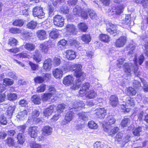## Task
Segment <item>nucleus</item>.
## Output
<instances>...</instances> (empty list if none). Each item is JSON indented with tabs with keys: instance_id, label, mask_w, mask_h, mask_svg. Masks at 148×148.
I'll list each match as a JSON object with an SVG mask.
<instances>
[{
	"instance_id": "nucleus-1",
	"label": "nucleus",
	"mask_w": 148,
	"mask_h": 148,
	"mask_svg": "<svg viewBox=\"0 0 148 148\" xmlns=\"http://www.w3.org/2000/svg\"><path fill=\"white\" fill-rule=\"evenodd\" d=\"M135 46L133 44H130L127 48H130L131 51L129 52L128 55L130 57L134 56L133 59L134 62V64L133 65L131 63H125L123 66V70L124 72L127 75H130L132 74V72L134 71V72L135 75L138 77L141 75V73L138 71V67L137 63H138L139 65H141L143 62L144 58V56L141 55L138 58V60L136 58V55L134 53V50L135 48Z\"/></svg>"
},
{
	"instance_id": "nucleus-35",
	"label": "nucleus",
	"mask_w": 148,
	"mask_h": 148,
	"mask_svg": "<svg viewBox=\"0 0 148 148\" xmlns=\"http://www.w3.org/2000/svg\"><path fill=\"white\" fill-rule=\"evenodd\" d=\"M126 104L125 105V108L126 106L130 105L132 107L134 106V102L133 99H131L130 97H128L126 98Z\"/></svg>"
},
{
	"instance_id": "nucleus-46",
	"label": "nucleus",
	"mask_w": 148,
	"mask_h": 148,
	"mask_svg": "<svg viewBox=\"0 0 148 148\" xmlns=\"http://www.w3.org/2000/svg\"><path fill=\"white\" fill-rule=\"evenodd\" d=\"M24 22L23 21L20 19H16L13 23V24L14 25L18 26L19 27L22 26L24 24Z\"/></svg>"
},
{
	"instance_id": "nucleus-37",
	"label": "nucleus",
	"mask_w": 148,
	"mask_h": 148,
	"mask_svg": "<svg viewBox=\"0 0 148 148\" xmlns=\"http://www.w3.org/2000/svg\"><path fill=\"white\" fill-rule=\"evenodd\" d=\"M58 36V32L57 30H53L49 34L50 37L53 39L57 38Z\"/></svg>"
},
{
	"instance_id": "nucleus-4",
	"label": "nucleus",
	"mask_w": 148,
	"mask_h": 148,
	"mask_svg": "<svg viewBox=\"0 0 148 148\" xmlns=\"http://www.w3.org/2000/svg\"><path fill=\"white\" fill-rule=\"evenodd\" d=\"M107 31L113 36H115L119 33V31L117 29L116 25L111 23H109L107 25Z\"/></svg>"
},
{
	"instance_id": "nucleus-14",
	"label": "nucleus",
	"mask_w": 148,
	"mask_h": 148,
	"mask_svg": "<svg viewBox=\"0 0 148 148\" xmlns=\"http://www.w3.org/2000/svg\"><path fill=\"white\" fill-rule=\"evenodd\" d=\"M73 78L71 76H67L64 78L63 83L65 85L69 86L73 84Z\"/></svg>"
},
{
	"instance_id": "nucleus-48",
	"label": "nucleus",
	"mask_w": 148,
	"mask_h": 148,
	"mask_svg": "<svg viewBox=\"0 0 148 148\" xmlns=\"http://www.w3.org/2000/svg\"><path fill=\"white\" fill-rule=\"evenodd\" d=\"M88 125L89 127L91 129H96L98 127L97 124L92 121H90L88 123Z\"/></svg>"
},
{
	"instance_id": "nucleus-26",
	"label": "nucleus",
	"mask_w": 148,
	"mask_h": 148,
	"mask_svg": "<svg viewBox=\"0 0 148 148\" xmlns=\"http://www.w3.org/2000/svg\"><path fill=\"white\" fill-rule=\"evenodd\" d=\"M24 46L26 49L30 51H34L36 48L35 45L30 43H26Z\"/></svg>"
},
{
	"instance_id": "nucleus-8",
	"label": "nucleus",
	"mask_w": 148,
	"mask_h": 148,
	"mask_svg": "<svg viewBox=\"0 0 148 148\" xmlns=\"http://www.w3.org/2000/svg\"><path fill=\"white\" fill-rule=\"evenodd\" d=\"M125 5L121 4L116 7H113L110 11V13L112 15H119L123 12Z\"/></svg>"
},
{
	"instance_id": "nucleus-56",
	"label": "nucleus",
	"mask_w": 148,
	"mask_h": 148,
	"mask_svg": "<svg viewBox=\"0 0 148 148\" xmlns=\"http://www.w3.org/2000/svg\"><path fill=\"white\" fill-rule=\"evenodd\" d=\"M125 59L123 57H120L118 60H117L118 62L117 63V66L119 68H120L121 65L123 64V62L125 61Z\"/></svg>"
},
{
	"instance_id": "nucleus-3",
	"label": "nucleus",
	"mask_w": 148,
	"mask_h": 148,
	"mask_svg": "<svg viewBox=\"0 0 148 148\" xmlns=\"http://www.w3.org/2000/svg\"><path fill=\"white\" fill-rule=\"evenodd\" d=\"M82 10L81 7L77 5L73 9V14L75 15L79 16H82L84 19H87L88 17V15L86 11L84 10L82 12Z\"/></svg>"
},
{
	"instance_id": "nucleus-18",
	"label": "nucleus",
	"mask_w": 148,
	"mask_h": 148,
	"mask_svg": "<svg viewBox=\"0 0 148 148\" xmlns=\"http://www.w3.org/2000/svg\"><path fill=\"white\" fill-rule=\"evenodd\" d=\"M37 36L40 40H43L47 38V35L46 32L44 30H40L37 32Z\"/></svg>"
},
{
	"instance_id": "nucleus-41",
	"label": "nucleus",
	"mask_w": 148,
	"mask_h": 148,
	"mask_svg": "<svg viewBox=\"0 0 148 148\" xmlns=\"http://www.w3.org/2000/svg\"><path fill=\"white\" fill-rule=\"evenodd\" d=\"M15 108V107L14 106H10L8 107L7 112V115L9 116V118H11Z\"/></svg>"
},
{
	"instance_id": "nucleus-44",
	"label": "nucleus",
	"mask_w": 148,
	"mask_h": 148,
	"mask_svg": "<svg viewBox=\"0 0 148 148\" xmlns=\"http://www.w3.org/2000/svg\"><path fill=\"white\" fill-rule=\"evenodd\" d=\"M79 29L82 31L85 32L87 30L88 27L85 23H80L78 25Z\"/></svg>"
},
{
	"instance_id": "nucleus-45",
	"label": "nucleus",
	"mask_w": 148,
	"mask_h": 148,
	"mask_svg": "<svg viewBox=\"0 0 148 148\" xmlns=\"http://www.w3.org/2000/svg\"><path fill=\"white\" fill-rule=\"evenodd\" d=\"M22 34L23 36L24 37V39L25 40L29 39L30 37L31 36L32 33L25 31L22 32Z\"/></svg>"
},
{
	"instance_id": "nucleus-40",
	"label": "nucleus",
	"mask_w": 148,
	"mask_h": 148,
	"mask_svg": "<svg viewBox=\"0 0 148 148\" xmlns=\"http://www.w3.org/2000/svg\"><path fill=\"white\" fill-rule=\"evenodd\" d=\"M66 106L64 104H59L57 108V112L59 113H62L63 112L65 108H66Z\"/></svg>"
},
{
	"instance_id": "nucleus-28",
	"label": "nucleus",
	"mask_w": 148,
	"mask_h": 148,
	"mask_svg": "<svg viewBox=\"0 0 148 148\" xmlns=\"http://www.w3.org/2000/svg\"><path fill=\"white\" fill-rule=\"evenodd\" d=\"M130 122V118L125 116L122 120L121 124L123 127L127 126L128 124H129Z\"/></svg>"
},
{
	"instance_id": "nucleus-5",
	"label": "nucleus",
	"mask_w": 148,
	"mask_h": 148,
	"mask_svg": "<svg viewBox=\"0 0 148 148\" xmlns=\"http://www.w3.org/2000/svg\"><path fill=\"white\" fill-rule=\"evenodd\" d=\"M33 14L34 17H37L39 18L43 17L45 13L42 8L38 6L35 7L33 9Z\"/></svg>"
},
{
	"instance_id": "nucleus-25",
	"label": "nucleus",
	"mask_w": 148,
	"mask_h": 148,
	"mask_svg": "<svg viewBox=\"0 0 148 148\" xmlns=\"http://www.w3.org/2000/svg\"><path fill=\"white\" fill-rule=\"evenodd\" d=\"M76 29L75 25L72 24H68L66 26V30L70 33L73 34Z\"/></svg>"
},
{
	"instance_id": "nucleus-55",
	"label": "nucleus",
	"mask_w": 148,
	"mask_h": 148,
	"mask_svg": "<svg viewBox=\"0 0 148 148\" xmlns=\"http://www.w3.org/2000/svg\"><path fill=\"white\" fill-rule=\"evenodd\" d=\"M26 127V125H24L17 127L16 130L20 132H21V133H23L25 132Z\"/></svg>"
},
{
	"instance_id": "nucleus-54",
	"label": "nucleus",
	"mask_w": 148,
	"mask_h": 148,
	"mask_svg": "<svg viewBox=\"0 0 148 148\" xmlns=\"http://www.w3.org/2000/svg\"><path fill=\"white\" fill-rule=\"evenodd\" d=\"M18 41L16 40L13 38H11L9 40L8 44L12 45H15L17 44Z\"/></svg>"
},
{
	"instance_id": "nucleus-33",
	"label": "nucleus",
	"mask_w": 148,
	"mask_h": 148,
	"mask_svg": "<svg viewBox=\"0 0 148 148\" xmlns=\"http://www.w3.org/2000/svg\"><path fill=\"white\" fill-rule=\"evenodd\" d=\"M97 96V94L93 90L89 91L86 94V97L89 99H94Z\"/></svg>"
},
{
	"instance_id": "nucleus-13",
	"label": "nucleus",
	"mask_w": 148,
	"mask_h": 148,
	"mask_svg": "<svg viewBox=\"0 0 148 148\" xmlns=\"http://www.w3.org/2000/svg\"><path fill=\"white\" fill-rule=\"evenodd\" d=\"M38 131L36 126L30 127L29 129V133L32 138L36 137L37 136Z\"/></svg>"
},
{
	"instance_id": "nucleus-51",
	"label": "nucleus",
	"mask_w": 148,
	"mask_h": 148,
	"mask_svg": "<svg viewBox=\"0 0 148 148\" xmlns=\"http://www.w3.org/2000/svg\"><path fill=\"white\" fill-rule=\"evenodd\" d=\"M13 83V80L12 79H8V78H5L4 79L3 82V84L5 85H11Z\"/></svg>"
},
{
	"instance_id": "nucleus-39",
	"label": "nucleus",
	"mask_w": 148,
	"mask_h": 148,
	"mask_svg": "<svg viewBox=\"0 0 148 148\" xmlns=\"http://www.w3.org/2000/svg\"><path fill=\"white\" fill-rule=\"evenodd\" d=\"M79 118L80 119H82L84 121H86L88 119V117L87 113L85 112H82L79 113L78 114Z\"/></svg>"
},
{
	"instance_id": "nucleus-57",
	"label": "nucleus",
	"mask_w": 148,
	"mask_h": 148,
	"mask_svg": "<svg viewBox=\"0 0 148 148\" xmlns=\"http://www.w3.org/2000/svg\"><path fill=\"white\" fill-rule=\"evenodd\" d=\"M42 77L37 76L34 79V80L35 83L40 84L44 81Z\"/></svg>"
},
{
	"instance_id": "nucleus-62",
	"label": "nucleus",
	"mask_w": 148,
	"mask_h": 148,
	"mask_svg": "<svg viewBox=\"0 0 148 148\" xmlns=\"http://www.w3.org/2000/svg\"><path fill=\"white\" fill-rule=\"evenodd\" d=\"M94 148H103L104 145L101 142H97L94 144Z\"/></svg>"
},
{
	"instance_id": "nucleus-59",
	"label": "nucleus",
	"mask_w": 148,
	"mask_h": 148,
	"mask_svg": "<svg viewBox=\"0 0 148 148\" xmlns=\"http://www.w3.org/2000/svg\"><path fill=\"white\" fill-rule=\"evenodd\" d=\"M60 10L64 14H68L69 12V9L66 5L63 6L61 7Z\"/></svg>"
},
{
	"instance_id": "nucleus-42",
	"label": "nucleus",
	"mask_w": 148,
	"mask_h": 148,
	"mask_svg": "<svg viewBox=\"0 0 148 148\" xmlns=\"http://www.w3.org/2000/svg\"><path fill=\"white\" fill-rule=\"evenodd\" d=\"M18 139V143L20 144H23L25 141V139L23 136L22 133H19L17 135V137Z\"/></svg>"
},
{
	"instance_id": "nucleus-52",
	"label": "nucleus",
	"mask_w": 148,
	"mask_h": 148,
	"mask_svg": "<svg viewBox=\"0 0 148 148\" xmlns=\"http://www.w3.org/2000/svg\"><path fill=\"white\" fill-rule=\"evenodd\" d=\"M71 45H74L76 48L78 49H79V50H80V47H82V45L80 44L76 40H74L71 43Z\"/></svg>"
},
{
	"instance_id": "nucleus-43",
	"label": "nucleus",
	"mask_w": 148,
	"mask_h": 148,
	"mask_svg": "<svg viewBox=\"0 0 148 148\" xmlns=\"http://www.w3.org/2000/svg\"><path fill=\"white\" fill-rule=\"evenodd\" d=\"M51 93H44L42 96V99L43 101H46L49 99L52 96Z\"/></svg>"
},
{
	"instance_id": "nucleus-47",
	"label": "nucleus",
	"mask_w": 148,
	"mask_h": 148,
	"mask_svg": "<svg viewBox=\"0 0 148 148\" xmlns=\"http://www.w3.org/2000/svg\"><path fill=\"white\" fill-rule=\"evenodd\" d=\"M142 127H140L135 128L133 131V135L135 136H140V132L142 131Z\"/></svg>"
},
{
	"instance_id": "nucleus-64",
	"label": "nucleus",
	"mask_w": 148,
	"mask_h": 148,
	"mask_svg": "<svg viewBox=\"0 0 148 148\" xmlns=\"http://www.w3.org/2000/svg\"><path fill=\"white\" fill-rule=\"evenodd\" d=\"M141 81L144 85L143 89L145 91L148 92V84L144 79H141Z\"/></svg>"
},
{
	"instance_id": "nucleus-16",
	"label": "nucleus",
	"mask_w": 148,
	"mask_h": 148,
	"mask_svg": "<svg viewBox=\"0 0 148 148\" xmlns=\"http://www.w3.org/2000/svg\"><path fill=\"white\" fill-rule=\"evenodd\" d=\"M66 58L69 60H73L76 57L75 52L73 50H67L66 51Z\"/></svg>"
},
{
	"instance_id": "nucleus-58",
	"label": "nucleus",
	"mask_w": 148,
	"mask_h": 148,
	"mask_svg": "<svg viewBox=\"0 0 148 148\" xmlns=\"http://www.w3.org/2000/svg\"><path fill=\"white\" fill-rule=\"evenodd\" d=\"M30 146L32 148H41L40 145L36 143L35 142H33L30 143Z\"/></svg>"
},
{
	"instance_id": "nucleus-31",
	"label": "nucleus",
	"mask_w": 148,
	"mask_h": 148,
	"mask_svg": "<svg viewBox=\"0 0 148 148\" xmlns=\"http://www.w3.org/2000/svg\"><path fill=\"white\" fill-rule=\"evenodd\" d=\"M131 18L130 15L127 14L126 16L124 19H123L121 21V23L123 24L129 25L130 24Z\"/></svg>"
},
{
	"instance_id": "nucleus-6",
	"label": "nucleus",
	"mask_w": 148,
	"mask_h": 148,
	"mask_svg": "<svg viewBox=\"0 0 148 148\" xmlns=\"http://www.w3.org/2000/svg\"><path fill=\"white\" fill-rule=\"evenodd\" d=\"M69 105L70 109H73L75 111H77L79 110V108L84 107L85 104L82 101H76L71 103Z\"/></svg>"
},
{
	"instance_id": "nucleus-12",
	"label": "nucleus",
	"mask_w": 148,
	"mask_h": 148,
	"mask_svg": "<svg viewBox=\"0 0 148 148\" xmlns=\"http://www.w3.org/2000/svg\"><path fill=\"white\" fill-rule=\"evenodd\" d=\"M116 121V120L112 115H109L106 119L105 123H103V124L106 125V127H110V125L114 124Z\"/></svg>"
},
{
	"instance_id": "nucleus-27",
	"label": "nucleus",
	"mask_w": 148,
	"mask_h": 148,
	"mask_svg": "<svg viewBox=\"0 0 148 148\" xmlns=\"http://www.w3.org/2000/svg\"><path fill=\"white\" fill-rule=\"evenodd\" d=\"M40 48L42 52H43L45 53H47L49 49L48 44L45 42L40 44Z\"/></svg>"
},
{
	"instance_id": "nucleus-20",
	"label": "nucleus",
	"mask_w": 148,
	"mask_h": 148,
	"mask_svg": "<svg viewBox=\"0 0 148 148\" xmlns=\"http://www.w3.org/2000/svg\"><path fill=\"white\" fill-rule=\"evenodd\" d=\"M27 112L26 110H24L19 112L17 115V118L20 120H23L27 116Z\"/></svg>"
},
{
	"instance_id": "nucleus-2",
	"label": "nucleus",
	"mask_w": 148,
	"mask_h": 148,
	"mask_svg": "<svg viewBox=\"0 0 148 148\" xmlns=\"http://www.w3.org/2000/svg\"><path fill=\"white\" fill-rule=\"evenodd\" d=\"M70 67L71 70H72L74 72V75L76 77V80L71 88L74 90H75L81 86V82L85 79L86 75L82 71V66L80 64H73L71 65Z\"/></svg>"
},
{
	"instance_id": "nucleus-53",
	"label": "nucleus",
	"mask_w": 148,
	"mask_h": 148,
	"mask_svg": "<svg viewBox=\"0 0 148 148\" xmlns=\"http://www.w3.org/2000/svg\"><path fill=\"white\" fill-rule=\"evenodd\" d=\"M9 32L14 34H19L21 33V30L18 29L12 28L9 30Z\"/></svg>"
},
{
	"instance_id": "nucleus-23",
	"label": "nucleus",
	"mask_w": 148,
	"mask_h": 148,
	"mask_svg": "<svg viewBox=\"0 0 148 148\" xmlns=\"http://www.w3.org/2000/svg\"><path fill=\"white\" fill-rule=\"evenodd\" d=\"M51 60L50 59L46 60L43 63V67L46 71H48L51 68Z\"/></svg>"
},
{
	"instance_id": "nucleus-38",
	"label": "nucleus",
	"mask_w": 148,
	"mask_h": 148,
	"mask_svg": "<svg viewBox=\"0 0 148 148\" xmlns=\"http://www.w3.org/2000/svg\"><path fill=\"white\" fill-rule=\"evenodd\" d=\"M126 93L128 95H134L136 93V91L132 87H129L127 88Z\"/></svg>"
},
{
	"instance_id": "nucleus-22",
	"label": "nucleus",
	"mask_w": 148,
	"mask_h": 148,
	"mask_svg": "<svg viewBox=\"0 0 148 148\" xmlns=\"http://www.w3.org/2000/svg\"><path fill=\"white\" fill-rule=\"evenodd\" d=\"M110 103L112 107H116L118 103L117 97L114 95L111 96L110 98Z\"/></svg>"
},
{
	"instance_id": "nucleus-15",
	"label": "nucleus",
	"mask_w": 148,
	"mask_h": 148,
	"mask_svg": "<svg viewBox=\"0 0 148 148\" xmlns=\"http://www.w3.org/2000/svg\"><path fill=\"white\" fill-rule=\"evenodd\" d=\"M53 75L55 78L57 79H60L62 77L63 71L60 69H56L53 71Z\"/></svg>"
},
{
	"instance_id": "nucleus-11",
	"label": "nucleus",
	"mask_w": 148,
	"mask_h": 148,
	"mask_svg": "<svg viewBox=\"0 0 148 148\" xmlns=\"http://www.w3.org/2000/svg\"><path fill=\"white\" fill-rule=\"evenodd\" d=\"M95 114L99 118H103L106 115V111L104 108H99L95 110Z\"/></svg>"
},
{
	"instance_id": "nucleus-32",
	"label": "nucleus",
	"mask_w": 148,
	"mask_h": 148,
	"mask_svg": "<svg viewBox=\"0 0 148 148\" xmlns=\"http://www.w3.org/2000/svg\"><path fill=\"white\" fill-rule=\"evenodd\" d=\"M99 38L101 41L106 42H108L110 40V37L108 35L105 34H101L99 36Z\"/></svg>"
},
{
	"instance_id": "nucleus-60",
	"label": "nucleus",
	"mask_w": 148,
	"mask_h": 148,
	"mask_svg": "<svg viewBox=\"0 0 148 148\" xmlns=\"http://www.w3.org/2000/svg\"><path fill=\"white\" fill-rule=\"evenodd\" d=\"M61 63V60L60 59L55 58L53 59V64L55 66H58Z\"/></svg>"
},
{
	"instance_id": "nucleus-17",
	"label": "nucleus",
	"mask_w": 148,
	"mask_h": 148,
	"mask_svg": "<svg viewBox=\"0 0 148 148\" xmlns=\"http://www.w3.org/2000/svg\"><path fill=\"white\" fill-rule=\"evenodd\" d=\"M54 106L51 105L44 109L43 114L46 117H48L51 115L53 111Z\"/></svg>"
},
{
	"instance_id": "nucleus-10",
	"label": "nucleus",
	"mask_w": 148,
	"mask_h": 148,
	"mask_svg": "<svg viewBox=\"0 0 148 148\" xmlns=\"http://www.w3.org/2000/svg\"><path fill=\"white\" fill-rule=\"evenodd\" d=\"M126 38L125 36H121L117 39L115 43L116 47H123L126 42Z\"/></svg>"
},
{
	"instance_id": "nucleus-19",
	"label": "nucleus",
	"mask_w": 148,
	"mask_h": 148,
	"mask_svg": "<svg viewBox=\"0 0 148 148\" xmlns=\"http://www.w3.org/2000/svg\"><path fill=\"white\" fill-rule=\"evenodd\" d=\"M42 130L44 135L45 136L50 135L52 132V128L49 126L44 127Z\"/></svg>"
},
{
	"instance_id": "nucleus-24",
	"label": "nucleus",
	"mask_w": 148,
	"mask_h": 148,
	"mask_svg": "<svg viewBox=\"0 0 148 148\" xmlns=\"http://www.w3.org/2000/svg\"><path fill=\"white\" fill-rule=\"evenodd\" d=\"M69 108L71 110L68 112L65 116V118L69 120L70 121H71L73 119L74 116V110L73 109H70L69 108Z\"/></svg>"
},
{
	"instance_id": "nucleus-34",
	"label": "nucleus",
	"mask_w": 148,
	"mask_h": 148,
	"mask_svg": "<svg viewBox=\"0 0 148 148\" xmlns=\"http://www.w3.org/2000/svg\"><path fill=\"white\" fill-rule=\"evenodd\" d=\"M88 13V12L90 17L92 19H95L97 17V15L95 12L92 10L88 9L86 10Z\"/></svg>"
},
{
	"instance_id": "nucleus-29",
	"label": "nucleus",
	"mask_w": 148,
	"mask_h": 148,
	"mask_svg": "<svg viewBox=\"0 0 148 148\" xmlns=\"http://www.w3.org/2000/svg\"><path fill=\"white\" fill-rule=\"evenodd\" d=\"M37 23L36 21H32L28 22L26 26L28 28L33 29L35 28L37 26Z\"/></svg>"
},
{
	"instance_id": "nucleus-9",
	"label": "nucleus",
	"mask_w": 148,
	"mask_h": 148,
	"mask_svg": "<svg viewBox=\"0 0 148 148\" xmlns=\"http://www.w3.org/2000/svg\"><path fill=\"white\" fill-rule=\"evenodd\" d=\"M103 127L104 131L107 132L108 134V135L113 137L114 135L118 132L119 130V128L117 127H115L113 128H111V130H110V127H106L105 125L103 124Z\"/></svg>"
},
{
	"instance_id": "nucleus-7",
	"label": "nucleus",
	"mask_w": 148,
	"mask_h": 148,
	"mask_svg": "<svg viewBox=\"0 0 148 148\" xmlns=\"http://www.w3.org/2000/svg\"><path fill=\"white\" fill-rule=\"evenodd\" d=\"M53 23L57 26L62 27L64 24V18L60 15H56L53 18Z\"/></svg>"
},
{
	"instance_id": "nucleus-21",
	"label": "nucleus",
	"mask_w": 148,
	"mask_h": 148,
	"mask_svg": "<svg viewBox=\"0 0 148 148\" xmlns=\"http://www.w3.org/2000/svg\"><path fill=\"white\" fill-rule=\"evenodd\" d=\"M41 55L40 53L38 50H36L34 53L33 58L37 63H38L41 60Z\"/></svg>"
},
{
	"instance_id": "nucleus-63",
	"label": "nucleus",
	"mask_w": 148,
	"mask_h": 148,
	"mask_svg": "<svg viewBox=\"0 0 148 148\" xmlns=\"http://www.w3.org/2000/svg\"><path fill=\"white\" fill-rule=\"evenodd\" d=\"M14 141L13 139L12 138L9 137L8 138L6 139V143L8 146H10L14 144Z\"/></svg>"
},
{
	"instance_id": "nucleus-50",
	"label": "nucleus",
	"mask_w": 148,
	"mask_h": 148,
	"mask_svg": "<svg viewBox=\"0 0 148 148\" xmlns=\"http://www.w3.org/2000/svg\"><path fill=\"white\" fill-rule=\"evenodd\" d=\"M46 88V85L45 84H42L37 88V91L38 92H44Z\"/></svg>"
},
{
	"instance_id": "nucleus-49",
	"label": "nucleus",
	"mask_w": 148,
	"mask_h": 148,
	"mask_svg": "<svg viewBox=\"0 0 148 148\" xmlns=\"http://www.w3.org/2000/svg\"><path fill=\"white\" fill-rule=\"evenodd\" d=\"M8 98L10 101H14L17 98V95L15 93H10L8 95Z\"/></svg>"
},
{
	"instance_id": "nucleus-61",
	"label": "nucleus",
	"mask_w": 148,
	"mask_h": 148,
	"mask_svg": "<svg viewBox=\"0 0 148 148\" xmlns=\"http://www.w3.org/2000/svg\"><path fill=\"white\" fill-rule=\"evenodd\" d=\"M39 111L36 110H34L32 113V119L37 118L39 115Z\"/></svg>"
},
{
	"instance_id": "nucleus-36",
	"label": "nucleus",
	"mask_w": 148,
	"mask_h": 148,
	"mask_svg": "<svg viewBox=\"0 0 148 148\" xmlns=\"http://www.w3.org/2000/svg\"><path fill=\"white\" fill-rule=\"evenodd\" d=\"M82 39L85 43H88L90 42L91 38L89 34H84L82 36Z\"/></svg>"
},
{
	"instance_id": "nucleus-30",
	"label": "nucleus",
	"mask_w": 148,
	"mask_h": 148,
	"mask_svg": "<svg viewBox=\"0 0 148 148\" xmlns=\"http://www.w3.org/2000/svg\"><path fill=\"white\" fill-rule=\"evenodd\" d=\"M31 100L32 102L35 104H39L40 103V99L37 95L32 96L31 98Z\"/></svg>"
}]
</instances>
